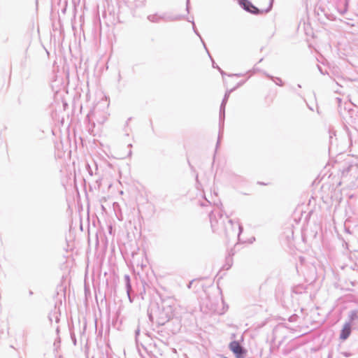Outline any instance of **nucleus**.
Here are the masks:
<instances>
[{
  "label": "nucleus",
  "instance_id": "obj_1",
  "mask_svg": "<svg viewBox=\"0 0 358 358\" xmlns=\"http://www.w3.org/2000/svg\"><path fill=\"white\" fill-rule=\"evenodd\" d=\"M209 217L213 231L220 236L227 238H238L242 232L243 227L238 222L235 226L231 220H228L227 225L226 224L225 220L228 217L224 215L222 205H216Z\"/></svg>",
  "mask_w": 358,
  "mask_h": 358
},
{
  "label": "nucleus",
  "instance_id": "obj_2",
  "mask_svg": "<svg viewBox=\"0 0 358 358\" xmlns=\"http://www.w3.org/2000/svg\"><path fill=\"white\" fill-rule=\"evenodd\" d=\"M176 306V302L171 299L164 300L157 322L159 324H164L169 321L174 316Z\"/></svg>",
  "mask_w": 358,
  "mask_h": 358
},
{
  "label": "nucleus",
  "instance_id": "obj_3",
  "mask_svg": "<svg viewBox=\"0 0 358 358\" xmlns=\"http://www.w3.org/2000/svg\"><path fill=\"white\" fill-rule=\"evenodd\" d=\"M183 17L181 15H173L165 13H155L149 15L148 20L153 23H159L161 22H174L182 20Z\"/></svg>",
  "mask_w": 358,
  "mask_h": 358
},
{
  "label": "nucleus",
  "instance_id": "obj_4",
  "mask_svg": "<svg viewBox=\"0 0 358 358\" xmlns=\"http://www.w3.org/2000/svg\"><path fill=\"white\" fill-rule=\"evenodd\" d=\"M236 87H234L233 89H231L229 90H227L224 96L223 100L222 101L221 106H220V117H219V124H220V134H219V138L217 144L220 142V134L223 129L224 127V117H225V106L227 103L228 99L229 97L230 94L236 90Z\"/></svg>",
  "mask_w": 358,
  "mask_h": 358
},
{
  "label": "nucleus",
  "instance_id": "obj_5",
  "mask_svg": "<svg viewBox=\"0 0 358 358\" xmlns=\"http://www.w3.org/2000/svg\"><path fill=\"white\" fill-rule=\"evenodd\" d=\"M239 3L244 10L251 13L257 14L260 12L257 8H256L254 5H252L251 2L248 0H240Z\"/></svg>",
  "mask_w": 358,
  "mask_h": 358
},
{
  "label": "nucleus",
  "instance_id": "obj_6",
  "mask_svg": "<svg viewBox=\"0 0 358 358\" xmlns=\"http://www.w3.org/2000/svg\"><path fill=\"white\" fill-rule=\"evenodd\" d=\"M91 117L97 122L99 124H103L108 119V115L106 113H99L96 111H94L91 113Z\"/></svg>",
  "mask_w": 358,
  "mask_h": 358
},
{
  "label": "nucleus",
  "instance_id": "obj_7",
  "mask_svg": "<svg viewBox=\"0 0 358 358\" xmlns=\"http://www.w3.org/2000/svg\"><path fill=\"white\" fill-rule=\"evenodd\" d=\"M230 350L237 356L243 353V349L237 341H233L229 345Z\"/></svg>",
  "mask_w": 358,
  "mask_h": 358
},
{
  "label": "nucleus",
  "instance_id": "obj_8",
  "mask_svg": "<svg viewBox=\"0 0 358 358\" xmlns=\"http://www.w3.org/2000/svg\"><path fill=\"white\" fill-rule=\"evenodd\" d=\"M351 333V325L350 322H346L341 331L340 338L342 340L347 339Z\"/></svg>",
  "mask_w": 358,
  "mask_h": 358
},
{
  "label": "nucleus",
  "instance_id": "obj_9",
  "mask_svg": "<svg viewBox=\"0 0 358 358\" xmlns=\"http://www.w3.org/2000/svg\"><path fill=\"white\" fill-rule=\"evenodd\" d=\"M265 76L268 78L269 79L272 80L277 85L282 86L283 82L282 80L278 77H273L268 73H264Z\"/></svg>",
  "mask_w": 358,
  "mask_h": 358
},
{
  "label": "nucleus",
  "instance_id": "obj_10",
  "mask_svg": "<svg viewBox=\"0 0 358 358\" xmlns=\"http://www.w3.org/2000/svg\"><path fill=\"white\" fill-rule=\"evenodd\" d=\"M350 323H352L358 320V311L352 310L349 314Z\"/></svg>",
  "mask_w": 358,
  "mask_h": 358
},
{
  "label": "nucleus",
  "instance_id": "obj_11",
  "mask_svg": "<svg viewBox=\"0 0 358 358\" xmlns=\"http://www.w3.org/2000/svg\"><path fill=\"white\" fill-rule=\"evenodd\" d=\"M192 28H193V30H194V33H195V34H196V35L200 38V39H201V42H202V43H203V45L204 48H205V49H206V50L207 51V52H208V55H209V56H210V53H209V52H208V49H207V48H206V44H205L204 41H203V39H202V38H201V35L199 34V33L198 32L197 29H196L194 22V21H192ZM210 57L211 58V57Z\"/></svg>",
  "mask_w": 358,
  "mask_h": 358
},
{
  "label": "nucleus",
  "instance_id": "obj_12",
  "mask_svg": "<svg viewBox=\"0 0 358 358\" xmlns=\"http://www.w3.org/2000/svg\"><path fill=\"white\" fill-rule=\"evenodd\" d=\"M192 28H193V30H194V33H195V34H196V35L200 38V39H201V42H202V43H203V45L204 48H205V49H206V50L207 51V52H208V55H209V56H210V53H209V52H208V49H207V48H206V44H205L204 41H203V39H202V38H201V35L199 34V33L198 32L197 29H196L194 22V21H192ZM210 57L211 58V57Z\"/></svg>",
  "mask_w": 358,
  "mask_h": 358
},
{
  "label": "nucleus",
  "instance_id": "obj_13",
  "mask_svg": "<svg viewBox=\"0 0 358 358\" xmlns=\"http://www.w3.org/2000/svg\"><path fill=\"white\" fill-rule=\"evenodd\" d=\"M124 282L126 285L127 292L128 295L129 296V292L131 289V283H130V277L128 275H125L124 277Z\"/></svg>",
  "mask_w": 358,
  "mask_h": 358
},
{
  "label": "nucleus",
  "instance_id": "obj_14",
  "mask_svg": "<svg viewBox=\"0 0 358 358\" xmlns=\"http://www.w3.org/2000/svg\"><path fill=\"white\" fill-rule=\"evenodd\" d=\"M136 257H137L133 256L134 264H136L137 267H140L141 269H143L145 264L143 263V261L141 263L138 262V261L136 259Z\"/></svg>",
  "mask_w": 358,
  "mask_h": 358
},
{
  "label": "nucleus",
  "instance_id": "obj_15",
  "mask_svg": "<svg viewBox=\"0 0 358 358\" xmlns=\"http://www.w3.org/2000/svg\"><path fill=\"white\" fill-rule=\"evenodd\" d=\"M352 123L354 124L355 127H358V113L356 114L355 117H353Z\"/></svg>",
  "mask_w": 358,
  "mask_h": 358
},
{
  "label": "nucleus",
  "instance_id": "obj_16",
  "mask_svg": "<svg viewBox=\"0 0 358 358\" xmlns=\"http://www.w3.org/2000/svg\"><path fill=\"white\" fill-rule=\"evenodd\" d=\"M273 0H270L269 6L268 7V8L266 10H265L266 13H268V11H270L271 10V8L273 6Z\"/></svg>",
  "mask_w": 358,
  "mask_h": 358
},
{
  "label": "nucleus",
  "instance_id": "obj_17",
  "mask_svg": "<svg viewBox=\"0 0 358 358\" xmlns=\"http://www.w3.org/2000/svg\"><path fill=\"white\" fill-rule=\"evenodd\" d=\"M336 101L338 102V106L340 107L341 103V99L338 97L336 98Z\"/></svg>",
  "mask_w": 358,
  "mask_h": 358
},
{
  "label": "nucleus",
  "instance_id": "obj_18",
  "mask_svg": "<svg viewBox=\"0 0 358 358\" xmlns=\"http://www.w3.org/2000/svg\"><path fill=\"white\" fill-rule=\"evenodd\" d=\"M217 68L219 69V71H220V73H221L222 75H224V72H223V71H222L219 67H217Z\"/></svg>",
  "mask_w": 358,
  "mask_h": 358
},
{
  "label": "nucleus",
  "instance_id": "obj_19",
  "mask_svg": "<svg viewBox=\"0 0 358 358\" xmlns=\"http://www.w3.org/2000/svg\"><path fill=\"white\" fill-rule=\"evenodd\" d=\"M243 83H244V82H242V83H238V84L237 87H239V86H241Z\"/></svg>",
  "mask_w": 358,
  "mask_h": 358
},
{
  "label": "nucleus",
  "instance_id": "obj_20",
  "mask_svg": "<svg viewBox=\"0 0 358 358\" xmlns=\"http://www.w3.org/2000/svg\"><path fill=\"white\" fill-rule=\"evenodd\" d=\"M216 64H214V62L213 61V67L215 68Z\"/></svg>",
  "mask_w": 358,
  "mask_h": 358
},
{
  "label": "nucleus",
  "instance_id": "obj_21",
  "mask_svg": "<svg viewBox=\"0 0 358 358\" xmlns=\"http://www.w3.org/2000/svg\"><path fill=\"white\" fill-rule=\"evenodd\" d=\"M216 64H214V62L213 61V67L215 68Z\"/></svg>",
  "mask_w": 358,
  "mask_h": 358
},
{
  "label": "nucleus",
  "instance_id": "obj_22",
  "mask_svg": "<svg viewBox=\"0 0 358 358\" xmlns=\"http://www.w3.org/2000/svg\"><path fill=\"white\" fill-rule=\"evenodd\" d=\"M234 76L239 77L241 76V74H234Z\"/></svg>",
  "mask_w": 358,
  "mask_h": 358
},
{
  "label": "nucleus",
  "instance_id": "obj_23",
  "mask_svg": "<svg viewBox=\"0 0 358 358\" xmlns=\"http://www.w3.org/2000/svg\"><path fill=\"white\" fill-rule=\"evenodd\" d=\"M150 319L151 320H152V315H150Z\"/></svg>",
  "mask_w": 358,
  "mask_h": 358
},
{
  "label": "nucleus",
  "instance_id": "obj_24",
  "mask_svg": "<svg viewBox=\"0 0 358 358\" xmlns=\"http://www.w3.org/2000/svg\"><path fill=\"white\" fill-rule=\"evenodd\" d=\"M138 332H139V331H138V330H137V331H136V336L138 334Z\"/></svg>",
  "mask_w": 358,
  "mask_h": 358
},
{
  "label": "nucleus",
  "instance_id": "obj_25",
  "mask_svg": "<svg viewBox=\"0 0 358 358\" xmlns=\"http://www.w3.org/2000/svg\"><path fill=\"white\" fill-rule=\"evenodd\" d=\"M319 69H320V71L322 73H323V72H322V69H321L320 67H319Z\"/></svg>",
  "mask_w": 358,
  "mask_h": 358
},
{
  "label": "nucleus",
  "instance_id": "obj_26",
  "mask_svg": "<svg viewBox=\"0 0 358 358\" xmlns=\"http://www.w3.org/2000/svg\"><path fill=\"white\" fill-rule=\"evenodd\" d=\"M349 110V112L351 113H352V110L350 108L348 109Z\"/></svg>",
  "mask_w": 358,
  "mask_h": 358
},
{
  "label": "nucleus",
  "instance_id": "obj_27",
  "mask_svg": "<svg viewBox=\"0 0 358 358\" xmlns=\"http://www.w3.org/2000/svg\"><path fill=\"white\" fill-rule=\"evenodd\" d=\"M226 358V357H225Z\"/></svg>",
  "mask_w": 358,
  "mask_h": 358
}]
</instances>
